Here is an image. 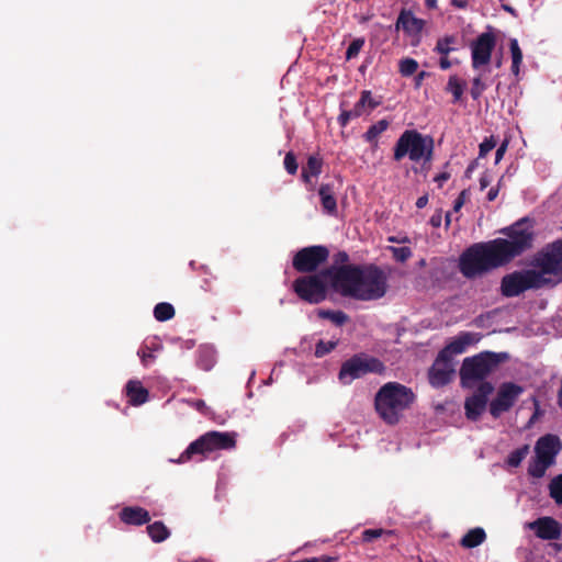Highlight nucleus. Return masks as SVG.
Instances as JSON below:
<instances>
[{
    "instance_id": "ddd939ff",
    "label": "nucleus",
    "mask_w": 562,
    "mask_h": 562,
    "mask_svg": "<svg viewBox=\"0 0 562 562\" xmlns=\"http://www.w3.org/2000/svg\"><path fill=\"white\" fill-rule=\"evenodd\" d=\"M522 392L524 387L514 382L502 383L496 397L490 403V414L494 418L501 417L502 414L508 412L514 406Z\"/></svg>"
},
{
    "instance_id": "2f4dec72",
    "label": "nucleus",
    "mask_w": 562,
    "mask_h": 562,
    "mask_svg": "<svg viewBox=\"0 0 562 562\" xmlns=\"http://www.w3.org/2000/svg\"><path fill=\"white\" fill-rule=\"evenodd\" d=\"M549 495L557 505H562V474L554 476L549 483Z\"/></svg>"
},
{
    "instance_id": "680f3d73",
    "label": "nucleus",
    "mask_w": 562,
    "mask_h": 562,
    "mask_svg": "<svg viewBox=\"0 0 562 562\" xmlns=\"http://www.w3.org/2000/svg\"><path fill=\"white\" fill-rule=\"evenodd\" d=\"M302 180L307 184L311 182V177H313L308 171H306V168H302L301 173Z\"/></svg>"
},
{
    "instance_id": "58836bf2",
    "label": "nucleus",
    "mask_w": 562,
    "mask_h": 562,
    "mask_svg": "<svg viewBox=\"0 0 562 562\" xmlns=\"http://www.w3.org/2000/svg\"><path fill=\"white\" fill-rule=\"evenodd\" d=\"M360 117V106H353L352 110H341L337 121L341 127H346L351 119Z\"/></svg>"
},
{
    "instance_id": "dca6fc26",
    "label": "nucleus",
    "mask_w": 562,
    "mask_h": 562,
    "mask_svg": "<svg viewBox=\"0 0 562 562\" xmlns=\"http://www.w3.org/2000/svg\"><path fill=\"white\" fill-rule=\"evenodd\" d=\"M496 45V37L491 32L482 33L472 43V66L479 68L491 61L492 52Z\"/></svg>"
},
{
    "instance_id": "0eeeda50",
    "label": "nucleus",
    "mask_w": 562,
    "mask_h": 562,
    "mask_svg": "<svg viewBox=\"0 0 562 562\" xmlns=\"http://www.w3.org/2000/svg\"><path fill=\"white\" fill-rule=\"evenodd\" d=\"M384 370L385 366L380 359L368 353L360 352L342 362L338 373V379L342 384L347 385L369 373L381 374Z\"/></svg>"
},
{
    "instance_id": "052dcab7",
    "label": "nucleus",
    "mask_w": 562,
    "mask_h": 562,
    "mask_svg": "<svg viewBox=\"0 0 562 562\" xmlns=\"http://www.w3.org/2000/svg\"><path fill=\"white\" fill-rule=\"evenodd\" d=\"M428 203V195L427 194H424L422 196H419L416 201V207L417 209H423L427 205Z\"/></svg>"
},
{
    "instance_id": "774afa93",
    "label": "nucleus",
    "mask_w": 562,
    "mask_h": 562,
    "mask_svg": "<svg viewBox=\"0 0 562 562\" xmlns=\"http://www.w3.org/2000/svg\"><path fill=\"white\" fill-rule=\"evenodd\" d=\"M389 240L393 241V243H407L409 239L407 237H405L403 239H398L396 237H390Z\"/></svg>"
},
{
    "instance_id": "20e7f679",
    "label": "nucleus",
    "mask_w": 562,
    "mask_h": 562,
    "mask_svg": "<svg viewBox=\"0 0 562 562\" xmlns=\"http://www.w3.org/2000/svg\"><path fill=\"white\" fill-rule=\"evenodd\" d=\"M434 148L435 143L431 136L423 135L416 130H406L394 145L393 159L401 161L408 156L414 162L430 164L434 159Z\"/></svg>"
},
{
    "instance_id": "bf43d9fd",
    "label": "nucleus",
    "mask_w": 562,
    "mask_h": 562,
    "mask_svg": "<svg viewBox=\"0 0 562 562\" xmlns=\"http://www.w3.org/2000/svg\"><path fill=\"white\" fill-rule=\"evenodd\" d=\"M430 224L432 227H439L441 225V213L438 212L430 217Z\"/></svg>"
},
{
    "instance_id": "09e8293b",
    "label": "nucleus",
    "mask_w": 562,
    "mask_h": 562,
    "mask_svg": "<svg viewBox=\"0 0 562 562\" xmlns=\"http://www.w3.org/2000/svg\"><path fill=\"white\" fill-rule=\"evenodd\" d=\"M348 261H349L348 254L346 251H338L333 257L331 266H337V267L349 266Z\"/></svg>"
},
{
    "instance_id": "f3484780",
    "label": "nucleus",
    "mask_w": 562,
    "mask_h": 562,
    "mask_svg": "<svg viewBox=\"0 0 562 562\" xmlns=\"http://www.w3.org/2000/svg\"><path fill=\"white\" fill-rule=\"evenodd\" d=\"M453 373V361L439 352L428 372L429 383L434 387L445 386L451 381Z\"/></svg>"
},
{
    "instance_id": "a19ab883",
    "label": "nucleus",
    "mask_w": 562,
    "mask_h": 562,
    "mask_svg": "<svg viewBox=\"0 0 562 562\" xmlns=\"http://www.w3.org/2000/svg\"><path fill=\"white\" fill-rule=\"evenodd\" d=\"M337 346L336 341L319 340L315 346V356L322 358L334 350Z\"/></svg>"
},
{
    "instance_id": "5701e85b",
    "label": "nucleus",
    "mask_w": 562,
    "mask_h": 562,
    "mask_svg": "<svg viewBox=\"0 0 562 562\" xmlns=\"http://www.w3.org/2000/svg\"><path fill=\"white\" fill-rule=\"evenodd\" d=\"M125 391L128 403L133 406L143 405L148 401L149 392L138 380H130L125 386Z\"/></svg>"
},
{
    "instance_id": "39448f33",
    "label": "nucleus",
    "mask_w": 562,
    "mask_h": 562,
    "mask_svg": "<svg viewBox=\"0 0 562 562\" xmlns=\"http://www.w3.org/2000/svg\"><path fill=\"white\" fill-rule=\"evenodd\" d=\"M505 352L483 351L463 360L460 369V379L464 387H473L475 383L484 380L506 359Z\"/></svg>"
},
{
    "instance_id": "473e14b6",
    "label": "nucleus",
    "mask_w": 562,
    "mask_h": 562,
    "mask_svg": "<svg viewBox=\"0 0 562 562\" xmlns=\"http://www.w3.org/2000/svg\"><path fill=\"white\" fill-rule=\"evenodd\" d=\"M551 467L550 463L538 459L537 457L529 463L528 474L535 479H541L546 471Z\"/></svg>"
},
{
    "instance_id": "4d7b16f0",
    "label": "nucleus",
    "mask_w": 562,
    "mask_h": 562,
    "mask_svg": "<svg viewBox=\"0 0 562 562\" xmlns=\"http://www.w3.org/2000/svg\"><path fill=\"white\" fill-rule=\"evenodd\" d=\"M499 184H501V181L498 182V184L496 187H493L490 189V191L487 192L488 201H494L497 198L498 192H499Z\"/></svg>"
},
{
    "instance_id": "2eb2a0df",
    "label": "nucleus",
    "mask_w": 562,
    "mask_h": 562,
    "mask_svg": "<svg viewBox=\"0 0 562 562\" xmlns=\"http://www.w3.org/2000/svg\"><path fill=\"white\" fill-rule=\"evenodd\" d=\"M494 391L491 382H482L475 392L464 402L465 416L469 420L476 422L486 409L488 396Z\"/></svg>"
},
{
    "instance_id": "e433bc0d",
    "label": "nucleus",
    "mask_w": 562,
    "mask_h": 562,
    "mask_svg": "<svg viewBox=\"0 0 562 562\" xmlns=\"http://www.w3.org/2000/svg\"><path fill=\"white\" fill-rule=\"evenodd\" d=\"M418 69V63L414 58H403L400 60L398 71L403 77L414 75Z\"/></svg>"
},
{
    "instance_id": "4468645a",
    "label": "nucleus",
    "mask_w": 562,
    "mask_h": 562,
    "mask_svg": "<svg viewBox=\"0 0 562 562\" xmlns=\"http://www.w3.org/2000/svg\"><path fill=\"white\" fill-rule=\"evenodd\" d=\"M536 266L540 269L538 272L544 274L560 276L562 280V239H558L548 245L547 249L536 258Z\"/></svg>"
},
{
    "instance_id": "393cba45",
    "label": "nucleus",
    "mask_w": 562,
    "mask_h": 562,
    "mask_svg": "<svg viewBox=\"0 0 562 562\" xmlns=\"http://www.w3.org/2000/svg\"><path fill=\"white\" fill-rule=\"evenodd\" d=\"M390 126V122L385 119L378 121L372 124L367 132L363 134V139L367 143L372 144L374 147L378 146V137L385 132Z\"/></svg>"
},
{
    "instance_id": "de8ad7c7",
    "label": "nucleus",
    "mask_w": 562,
    "mask_h": 562,
    "mask_svg": "<svg viewBox=\"0 0 562 562\" xmlns=\"http://www.w3.org/2000/svg\"><path fill=\"white\" fill-rule=\"evenodd\" d=\"M137 353H138L140 360H142V363L144 366H149L155 358L153 355V351L146 346L142 347Z\"/></svg>"
},
{
    "instance_id": "f8f14e48",
    "label": "nucleus",
    "mask_w": 562,
    "mask_h": 562,
    "mask_svg": "<svg viewBox=\"0 0 562 562\" xmlns=\"http://www.w3.org/2000/svg\"><path fill=\"white\" fill-rule=\"evenodd\" d=\"M329 250L326 246L315 245L300 249L293 257L292 266L301 273L314 272L327 261Z\"/></svg>"
},
{
    "instance_id": "a878e982",
    "label": "nucleus",
    "mask_w": 562,
    "mask_h": 562,
    "mask_svg": "<svg viewBox=\"0 0 562 562\" xmlns=\"http://www.w3.org/2000/svg\"><path fill=\"white\" fill-rule=\"evenodd\" d=\"M486 533L483 528L476 527L469 530L461 539V546L464 548H475L484 542Z\"/></svg>"
},
{
    "instance_id": "4c0bfd02",
    "label": "nucleus",
    "mask_w": 562,
    "mask_h": 562,
    "mask_svg": "<svg viewBox=\"0 0 562 562\" xmlns=\"http://www.w3.org/2000/svg\"><path fill=\"white\" fill-rule=\"evenodd\" d=\"M384 535L391 536V535H393V531L392 530H385V529H382V528L366 529L361 533V539H362L363 542H372L375 539H378V538H380V537H382Z\"/></svg>"
},
{
    "instance_id": "cd10ccee",
    "label": "nucleus",
    "mask_w": 562,
    "mask_h": 562,
    "mask_svg": "<svg viewBox=\"0 0 562 562\" xmlns=\"http://www.w3.org/2000/svg\"><path fill=\"white\" fill-rule=\"evenodd\" d=\"M464 88L465 82L459 79L457 75H452L449 77L446 91L453 95V103H457L461 100Z\"/></svg>"
},
{
    "instance_id": "49530a36",
    "label": "nucleus",
    "mask_w": 562,
    "mask_h": 562,
    "mask_svg": "<svg viewBox=\"0 0 562 562\" xmlns=\"http://www.w3.org/2000/svg\"><path fill=\"white\" fill-rule=\"evenodd\" d=\"M496 146V140L493 136L486 137L480 144L479 157H485Z\"/></svg>"
},
{
    "instance_id": "6e6552de",
    "label": "nucleus",
    "mask_w": 562,
    "mask_h": 562,
    "mask_svg": "<svg viewBox=\"0 0 562 562\" xmlns=\"http://www.w3.org/2000/svg\"><path fill=\"white\" fill-rule=\"evenodd\" d=\"M549 283L537 270L514 271L502 279L501 291L506 297H515L530 289H541Z\"/></svg>"
},
{
    "instance_id": "aec40b11",
    "label": "nucleus",
    "mask_w": 562,
    "mask_h": 562,
    "mask_svg": "<svg viewBox=\"0 0 562 562\" xmlns=\"http://www.w3.org/2000/svg\"><path fill=\"white\" fill-rule=\"evenodd\" d=\"M481 338L480 333L462 331L439 352L452 360L454 355L463 353L468 346L479 342Z\"/></svg>"
},
{
    "instance_id": "c756f323",
    "label": "nucleus",
    "mask_w": 562,
    "mask_h": 562,
    "mask_svg": "<svg viewBox=\"0 0 562 562\" xmlns=\"http://www.w3.org/2000/svg\"><path fill=\"white\" fill-rule=\"evenodd\" d=\"M175 308L170 303H158L154 308V316L159 322H167L175 316Z\"/></svg>"
},
{
    "instance_id": "0e129e2a",
    "label": "nucleus",
    "mask_w": 562,
    "mask_h": 562,
    "mask_svg": "<svg viewBox=\"0 0 562 562\" xmlns=\"http://www.w3.org/2000/svg\"><path fill=\"white\" fill-rule=\"evenodd\" d=\"M451 4L453 7L464 9L468 5V2L465 0H451Z\"/></svg>"
},
{
    "instance_id": "69168bd1",
    "label": "nucleus",
    "mask_w": 562,
    "mask_h": 562,
    "mask_svg": "<svg viewBox=\"0 0 562 562\" xmlns=\"http://www.w3.org/2000/svg\"><path fill=\"white\" fill-rule=\"evenodd\" d=\"M425 4L428 9H436L437 0H425Z\"/></svg>"
},
{
    "instance_id": "5fc2aeb1",
    "label": "nucleus",
    "mask_w": 562,
    "mask_h": 562,
    "mask_svg": "<svg viewBox=\"0 0 562 562\" xmlns=\"http://www.w3.org/2000/svg\"><path fill=\"white\" fill-rule=\"evenodd\" d=\"M452 63L451 60L448 58V55H442L440 60H439V66L442 70H447L451 67Z\"/></svg>"
},
{
    "instance_id": "bb28decb",
    "label": "nucleus",
    "mask_w": 562,
    "mask_h": 562,
    "mask_svg": "<svg viewBox=\"0 0 562 562\" xmlns=\"http://www.w3.org/2000/svg\"><path fill=\"white\" fill-rule=\"evenodd\" d=\"M147 532L154 542H162L170 536L169 529L161 521L148 525Z\"/></svg>"
},
{
    "instance_id": "6e6d98bb",
    "label": "nucleus",
    "mask_w": 562,
    "mask_h": 562,
    "mask_svg": "<svg viewBox=\"0 0 562 562\" xmlns=\"http://www.w3.org/2000/svg\"><path fill=\"white\" fill-rule=\"evenodd\" d=\"M476 167H477V160L471 161L465 169L464 177L470 179L472 177L473 171L476 169Z\"/></svg>"
},
{
    "instance_id": "9b49d317",
    "label": "nucleus",
    "mask_w": 562,
    "mask_h": 562,
    "mask_svg": "<svg viewBox=\"0 0 562 562\" xmlns=\"http://www.w3.org/2000/svg\"><path fill=\"white\" fill-rule=\"evenodd\" d=\"M327 282V277L324 274V270H322L319 273L295 279L292 289L302 301L310 304H318L326 299Z\"/></svg>"
},
{
    "instance_id": "72a5a7b5",
    "label": "nucleus",
    "mask_w": 562,
    "mask_h": 562,
    "mask_svg": "<svg viewBox=\"0 0 562 562\" xmlns=\"http://www.w3.org/2000/svg\"><path fill=\"white\" fill-rule=\"evenodd\" d=\"M530 447L529 445H524L515 450H513L507 457V464L513 468H517L520 465L522 460L529 453Z\"/></svg>"
},
{
    "instance_id": "864d4df0",
    "label": "nucleus",
    "mask_w": 562,
    "mask_h": 562,
    "mask_svg": "<svg viewBox=\"0 0 562 562\" xmlns=\"http://www.w3.org/2000/svg\"><path fill=\"white\" fill-rule=\"evenodd\" d=\"M506 149H507V142H504V143H503V144L497 148V150H496V154H495V161H496V162H498V161L503 158V156H504V154H505Z\"/></svg>"
},
{
    "instance_id": "3c124183",
    "label": "nucleus",
    "mask_w": 562,
    "mask_h": 562,
    "mask_svg": "<svg viewBox=\"0 0 562 562\" xmlns=\"http://www.w3.org/2000/svg\"><path fill=\"white\" fill-rule=\"evenodd\" d=\"M190 405L201 413H204L205 409L207 408L203 400H193L190 402Z\"/></svg>"
},
{
    "instance_id": "ea45409f",
    "label": "nucleus",
    "mask_w": 562,
    "mask_h": 562,
    "mask_svg": "<svg viewBox=\"0 0 562 562\" xmlns=\"http://www.w3.org/2000/svg\"><path fill=\"white\" fill-rule=\"evenodd\" d=\"M364 38L363 37H358V38H355L348 46L347 48V52H346V59L347 60H350L355 57L358 56V54L360 53V50L362 49V47L364 46Z\"/></svg>"
},
{
    "instance_id": "a211bd4d",
    "label": "nucleus",
    "mask_w": 562,
    "mask_h": 562,
    "mask_svg": "<svg viewBox=\"0 0 562 562\" xmlns=\"http://www.w3.org/2000/svg\"><path fill=\"white\" fill-rule=\"evenodd\" d=\"M562 450V442L557 435L547 434L541 436L535 445V453L551 465L555 463V458Z\"/></svg>"
},
{
    "instance_id": "1a4fd4ad",
    "label": "nucleus",
    "mask_w": 562,
    "mask_h": 562,
    "mask_svg": "<svg viewBox=\"0 0 562 562\" xmlns=\"http://www.w3.org/2000/svg\"><path fill=\"white\" fill-rule=\"evenodd\" d=\"M361 266H330L324 269V274L330 286L342 296L357 299L358 282Z\"/></svg>"
},
{
    "instance_id": "7c9ffc66",
    "label": "nucleus",
    "mask_w": 562,
    "mask_h": 562,
    "mask_svg": "<svg viewBox=\"0 0 562 562\" xmlns=\"http://www.w3.org/2000/svg\"><path fill=\"white\" fill-rule=\"evenodd\" d=\"M457 44V37L454 35H447L442 38H439L435 46V52L440 55H448L457 48L454 45Z\"/></svg>"
},
{
    "instance_id": "423d86ee",
    "label": "nucleus",
    "mask_w": 562,
    "mask_h": 562,
    "mask_svg": "<svg viewBox=\"0 0 562 562\" xmlns=\"http://www.w3.org/2000/svg\"><path fill=\"white\" fill-rule=\"evenodd\" d=\"M235 446L236 439L233 434L212 430L192 441L180 454L179 459L172 461L176 463H186L191 461L195 456L206 458L212 452L229 450Z\"/></svg>"
},
{
    "instance_id": "c85d7f7f",
    "label": "nucleus",
    "mask_w": 562,
    "mask_h": 562,
    "mask_svg": "<svg viewBox=\"0 0 562 562\" xmlns=\"http://www.w3.org/2000/svg\"><path fill=\"white\" fill-rule=\"evenodd\" d=\"M317 315L319 318L331 321L336 326H342L349 319L342 311L318 310Z\"/></svg>"
},
{
    "instance_id": "603ef678",
    "label": "nucleus",
    "mask_w": 562,
    "mask_h": 562,
    "mask_svg": "<svg viewBox=\"0 0 562 562\" xmlns=\"http://www.w3.org/2000/svg\"><path fill=\"white\" fill-rule=\"evenodd\" d=\"M450 179L449 172H441L435 177V181L438 183V186L441 188L442 184Z\"/></svg>"
},
{
    "instance_id": "b1692460",
    "label": "nucleus",
    "mask_w": 562,
    "mask_h": 562,
    "mask_svg": "<svg viewBox=\"0 0 562 562\" xmlns=\"http://www.w3.org/2000/svg\"><path fill=\"white\" fill-rule=\"evenodd\" d=\"M318 195L321 198V204L323 210L334 215L337 212V200L335 196V188L333 183H322L318 189Z\"/></svg>"
},
{
    "instance_id": "338daca9",
    "label": "nucleus",
    "mask_w": 562,
    "mask_h": 562,
    "mask_svg": "<svg viewBox=\"0 0 562 562\" xmlns=\"http://www.w3.org/2000/svg\"><path fill=\"white\" fill-rule=\"evenodd\" d=\"M520 65H521V64H513V63H512V72H513L515 76H518Z\"/></svg>"
},
{
    "instance_id": "412c9836",
    "label": "nucleus",
    "mask_w": 562,
    "mask_h": 562,
    "mask_svg": "<svg viewBox=\"0 0 562 562\" xmlns=\"http://www.w3.org/2000/svg\"><path fill=\"white\" fill-rule=\"evenodd\" d=\"M425 26V21L416 18L412 11L402 9L396 23L395 29H402L406 35L412 37H420L422 31Z\"/></svg>"
},
{
    "instance_id": "c9c22d12",
    "label": "nucleus",
    "mask_w": 562,
    "mask_h": 562,
    "mask_svg": "<svg viewBox=\"0 0 562 562\" xmlns=\"http://www.w3.org/2000/svg\"><path fill=\"white\" fill-rule=\"evenodd\" d=\"M303 168H306L313 177H318L323 170V158L319 155H311Z\"/></svg>"
},
{
    "instance_id": "9d476101",
    "label": "nucleus",
    "mask_w": 562,
    "mask_h": 562,
    "mask_svg": "<svg viewBox=\"0 0 562 562\" xmlns=\"http://www.w3.org/2000/svg\"><path fill=\"white\" fill-rule=\"evenodd\" d=\"M387 278L378 266L361 267L358 282L357 300L371 301L384 296L387 289Z\"/></svg>"
},
{
    "instance_id": "4be33fe9",
    "label": "nucleus",
    "mask_w": 562,
    "mask_h": 562,
    "mask_svg": "<svg viewBox=\"0 0 562 562\" xmlns=\"http://www.w3.org/2000/svg\"><path fill=\"white\" fill-rule=\"evenodd\" d=\"M121 521L131 526H143L150 521L149 512L139 506H126L119 513Z\"/></svg>"
},
{
    "instance_id": "e2e57ef3",
    "label": "nucleus",
    "mask_w": 562,
    "mask_h": 562,
    "mask_svg": "<svg viewBox=\"0 0 562 562\" xmlns=\"http://www.w3.org/2000/svg\"><path fill=\"white\" fill-rule=\"evenodd\" d=\"M490 184V179L483 175L481 178H480V188L481 190H484L485 188H487Z\"/></svg>"
},
{
    "instance_id": "79ce46f5",
    "label": "nucleus",
    "mask_w": 562,
    "mask_h": 562,
    "mask_svg": "<svg viewBox=\"0 0 562 562\" xmlns=\"http://www.w3.org/2000/svg\"><path fill=\"white\" fill-rule=\"evenodd\" d=\"M393 258L398 262H405L412 257V249L409 247H391Z\"/></svg>"
},
{
    "instance_id": "6ab92c4d",
    "label": "nucleus",
    "mask_w": 562,
    "mask_h": 562,
    "mask_svg": "<svg viewBox=\"0 0 562 562\" xmlns=\"http://www.w3.org/2000/svg\"><path fill=\"white\" fill-rule=\"evenodd\" d=\"M529 528L542 540H558L562 533L561 524L549 516L540 517L530 522Z\"/></svg>"
},
{
    "instance_id": "13d9d810",
    "label": "nucleus",
    "mask_w": 562,
    "mask_h": 562,
    "mask_svg": "<svg viewBox=\"0 0 562 562\" xmlns=\"http://www.w3.org/2000/svg\"><path fill=\"white\" fill-rule=\"evenodd\" d=\"M335 558L328 557V555H322L319 558H311L306 559V562H333L335 561Z\"/></svg>"
},
{
    "instance_id": "7ed1b4c3",
    "label": "nucleus",
    "mask_w": 562,
    "mask_h": 562,
    "mask_svg": "<svg viewBox=\"0 0 562 562\" xmlns=\"http://www.w3.org/2000/svg\"><path fill=\"white\" fill-rule=\"evenodd\" d=\"M501 233L507 238H496L495 241L506 263L532 247L533 225L528 217L518 220L510 226L503 228Z\"/></svg>"
},
{
    "instance_id": "8fccbe9b",
    "label": "nucleus",
    "mask_w": 562,
    "mask_h": 562,
    "mask_svg": "<svg viewBox=\"0 0 562 562\" xmlns=\"http://www.w3.org/2000/svg\"><path fill=\"white\" fill-rule=\"evenodd\" d=\"M469 191L467 189L462 190L459 196L456 199L453 204V212H459L461 207L464 205L465 200L468 199Z\"/></svg>"
},
{
    "instance_id": "f704fd0d",
    "label": "nucleus",
    "mask_w": 562,
    "mask_h": 562,
    "mask_svg": "<svg viewBox=\"0 0 562 562\" xmlns=\"http://www.w3.org/2000/svg\"><path fill=\"white\" fill-rule=\"evenodd\" d=\"M380 105V101H376L372 98L371 91L363 90L361 92L359 101L355 104V106H360V116L364 113V109L368 106L370 110H374Z\"/></svg>"
},
{
    "instance_id": "f03ea898",
    "label": "nucleus",
    "mask_w": 562,
    "mask_h": 562,
    "mask_svg": "<svg viewBox=\"0 0 562 562\" xmlns=\"http://www.w3.org/2000/svg\"><path fill=\"white\" fill-rule=\"evenodd\" d=\"M507 265L495 239L476 243L462 252L459 259L460 272L467 279H474L483 273Z\"/></svg>"
},
{
    "instance_id": "a18cd8bd",
    "label": "nucleus",
    "mask_w": 562,
    "mask_h": 562,
    "mask_svg": "<svg viewBox=\"0 0 562 562\" xmlns=\"http://www.w3.org/2000/svg\"><path fill=\"white\" fill-rule=\"evenodd\" d=\"M484 90H485V85L482 82L481 78L480 77L474 78L472 81V87H471V91H470L472 99L479 100Z\"/></svg>"
},
{
    "instance_id": "37998d69",
    "label": "nucleus",
    "mask_w": 562,
    "mask_h": 562,
    "mask_svg": "<svg viewBox=\"0 0 562 562\" xmlns=\"http://www.w3.org/2000/svg\"><path fill=\"white\" fill-rule=\"evenodd\" d=\"M509 49H510V54H512L513 64H521L522 63V52H521L518 41L516 38L510 40Z\"/></svg>"
},
{
    "instance_id": "f257e3e1",
    "label": "nucleus",
    "mask_w": 562,
    "mask_h": 562,
    "mask_svg": "<svg viewBox=\"0 0 562 562\" xmlns=\"http://www.w3.org/2000/svg\"><path fill=\"white\" fill-rule=\"evenodd\" d=\"M412 389L398 382H387L375 394L374 407L380 418L387 425L398 424L404 411L415 402Z\"/></svg>"
},
{
    "instance_id": "c03bdc74",
    "label": "nucleus",
    "mask_w": 562,
    "mask_h": 562,
    "mask_svg": "<svg viewBox=\"0 0 562 562\" xmlns=\"http://www.w3.org/2000/svg\"><path fill=\"white\" fill-rule=\"evenodd\" d=\"M283 164H284L285 170L290 175H295L296 173L299 166H297L296 157H295V155L292 151H289V153L285 154Z\"/></svg>"
}]
</instances>
